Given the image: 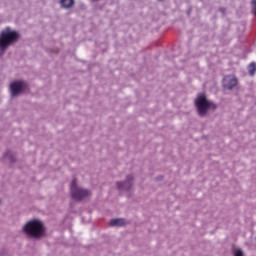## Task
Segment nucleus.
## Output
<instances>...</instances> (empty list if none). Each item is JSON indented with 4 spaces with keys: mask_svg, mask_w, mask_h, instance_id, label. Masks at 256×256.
Returning <instances> with one entry per match:
<instances>
[{
    "mask_svg": "<svg viewBox=\"0 0 256 256\" xmlns=\"http://www.w3.org/2000/svg\"><path fill=\"white\" fill-rule=\"evenodd\" d=\"M24 232L29 237L39 239V237H43V233H45V227L43 226V222L39 220H31L24 226Z\"/></svg>",
    "mask_w": 256,
    "mask_h": 256,
    "instance_id": "f257e3e1",
    "label": "nucleus"
},
{
    "mask_svg": "<svg viewBox=\"0 0 256 256\" xmlns=\"http://www.w3.org/2000/svg\"><path fill=\"white\" fill-rule=\"evenodd\" d=\"M19 39V34L16 31H2L0 33V50L5 51L11 43H15Z\"/></svg>",
    "mask_w": 256,
    "mask_h": 256,
    "instance_id": "f03ea898",
    "label": "nucleus"
},
{
    "mask_svg": "<svg viewBox=\"0 0 256 256\" xmlns=\"http://www.w3.org/2000/svg\"><path fill=\"white\" fill-rule=\"evenodd\" d=\"M196 109L200 117L207 114V110L211 109V107H215V104L209 102L205 95H199L195 100Z\"/></svg>",
    "mask_w": 256,
    "mask_h": 256,
    "instance_id": "7ed1b4c3",
    "label": "nucleus"
},
{
    "mask_svg": "<svg viewBox=\"0 0 256 256\" xmlns=\"http://www.w3.org/2000/svg\"><path fill=\"white\" fill-rule=\"evenodd\" d=\"M70 193H71L72 199H75V201H83V199L91 195V192H89V190H85L77 187L76 179H74L71 183Z\"/></svg>",
    "mask_w": 256,
    "mask_h": 256,
    "instance_id": "20e7f679",
    "label": "nucleus"
},
{
    "mask_svg": "<svg viewBox=\"0 0 256 256\" xmlns=\"http://www.w3.org/2000/svg\"><path fill=\"white\" fill-rule=\"evenodd\" d=\"M25 87H27V84L23 81L12 82L10 84V91H11L12 97L19 95V93H23V90L25 89Z\"/></svg>",
    "mask_w": 256,
    "mask_h": 256,
    "instance_id": "39448f33",
    "label": "nucleus"
},
{
    "mask_svg": "<svg viewBox=\"0 0 256 256\" xmlns=\"http://www.w3.org/2000/svg\"><path fill=\"white\" fill-rule=\"evenodd\" d=\"M238 80L235 76H225L224 77V87L226 89H233L234 87H237Z\"/></svg>",
    "mask_w": 256,
    "mask_h": 256,
    "instance_id": "423d86ee",
    "label": "nucleus"
},
{
    "mask_svg": "<svg viewBox=\"0 0 256 256\" xmlns=\"http://www.w3.org/2000/svg\"><path fill=\"white\" fill-rule=\"evenodd\" d=\"M131 181H133V176H128L125 182H118V189H129L131 187Z\"/></svg>",
    "mask_w": 256,
    "mask_h": 256,
    "instance_id": "0eeeda50",
    "label": "nucleus"
},
{
    "mask_svg": "<svg viewBox=\"0 0 256 256\" xmlns=\"http://www.w3.org/2000/svg\"><path fill=\"white\" fill-rule=\"evenodd\" d=\"M109 225L110 227H123V225H125V219L123 218L112 219Z\"/></svg>",
    "mask_w": 256,
    "mask_h": 256,
    "instance_id": "6e6552de",
    "label": "nucleus"
},
{
    "mask_svg": "<svg viewBox=\"0 0 256 256\" xmlns=\"http://www.w3.org/2000/svg\"><path fill=\"white\" fill-rule=\"evenodd\" d=\"M60 3L64 9H69L75 5V0H61Z\"/></svg>",
    "mask_w": 256,
    "mask_h": 256,
    "instance_id": "1a4fd4ad",
    "label": "nucleus"
},
{
    "mask_svg": "<svg viewBox=\"0 0 256 256\" xmlns=\"http://www.w3.org/2000/svg\"><path fill=\"white\" fill-rule=\"evenodd\" d=\"M248 73L249 75H251V77H253L256 73V64L255 62H252L249 66H248Z\"/></svg>",
    "mask_w": 256,
    "mask_h": 256,
    "instance_id": "9d476101",
    "label": "nucleus"
},
{
    "mask_svg": "<svg viewBox=\"0 0 256 256\" xmlns=\"http://www.w3.org/2000/svg\"><path fill=\"white\" fill-rule=\"evenodd\" d=\"M234 256H243V251L237 250L234 254Z\"/></svg>",
    "mask_w": 256,
    "mask_h": 256,
    "instance_id": "9b49d317",
    "label": "nucleus"
},
{
    "mask_svg": "<svg viewBox=\"0 0 256 256\" xmlns=\"http://www.w3.org/2000/svg\"><path fill=\"white\" fill-rule=\"evenodd\" d=\"M252 5H254V7H255L254 15L256 16V0H252Z\"/></svg>",
    "mask_w": 256,
    "mask_h": 256,
    "instance_id": "f8f14e48",
    "label": "nucleus"
}]
</instances>
